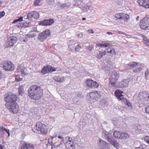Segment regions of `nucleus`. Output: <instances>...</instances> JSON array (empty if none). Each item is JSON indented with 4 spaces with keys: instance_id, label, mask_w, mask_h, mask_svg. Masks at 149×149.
Returning a JSON list of instances; mask_svg holds the SVG:
<instances>
[{
    "instance_id": "obj_29",
    "label": "nucleus",
    "mask_w": 149,
    "mask_h": 149,
    "mask_svg": "<svg viewBox=\"0 0 149 149\" xmlns=\"http://www.w3.org/2000/svg\"><path fill=\"white\" fill-rule=\"evenodd\" d=\"M121 133L119 131H115L113 133V135L115 138L117 139H120Z\"/></svg>"
},
{
    "instance_id": "obj_55",
    "label": "nucleus",
    "mask_w": 149,
    "mask_h": 149,
    "mask_svg": "<svg viewBox=\"0 0 149 149\" xmlns=\"http://www.w3.org/2000/svg\"><path fill=\"white\" fill-rule=\"evenodd\" d=\"M116 32H117V33H119V34H123L125 35H126V33H125L122 32L121 31H116Z\"/></svg>"
},
{
    "instance_id": "obj_22",
    "label": "nucleus",
    "mask_w": 149,
    "mask_h": 149,
    "mask_svg": "<svg viewBox=\"0 0 149 149\" xmlns=\"http://www.w3.org/2000/svg\"><path fill=\"white\" fill-rule=\"evenodd\" d=\"M103 134L109 142L113 139L112 136V133L111 132H108L104 131L103 132Z\"/></svg>"
},
{
    "instance_id": "obj_19",
    "label": "nucleus",
    "mask_w": 149,
    "mask_h": 149,
    "mask_svg": "<svg viewBox=\"0 0 149 149\" xmlns=\"http://www.w3.org/2000/svg\"><path fill=\"white\" fill-rule=\"evenodd\" d=\"M137 2L140 6L146 8H149V0H138Z\"/></svg>"
},
{
    "instance_id": "obj_53",
    "label": "nucleus",
    "mask_w": 149,
    "mask_h": 149,
    "mask_svg": "<svg viewBox=\"0 0 149 149\" xmlns=\"http://www.w3.org/2000/svg\"><path fill=\"white\" fill-rule=\"evenodd\" d=\"M149 72L148 70H146L145 72V78L146 79L147 77H148Z\"/></svg>"
},
{
    "instance_id": "obj_35",
    "label": "nucleus",
    "mask_w": 149,
    "mask_h": 149,
    "mask_svg": "<svg viewBox=\"0 0 149 149\" xmlns=\"http://www.w3.org/2000/svg\"><path fill=\"white\" fill-rule=\"evenodd\" d=\"M138 63L135 62H130L128 64V66L130 67V68H133L135 67L136 66Z\"/></svg>"
},
{
    "instance_id": "obj_31",
    "label": "nucleus",
    "mask_w": 149,
    "mask_h": 149,
    "mask_svg": "<svg viewBox=\"0 0 149 149\" xmlns=\"http://www.w3.org/2000/svg\"><path fill=\"white\" fill-rule=\"evenodd\" d=\"M129 15L123 13H122L121 17V19H123L124 21H127L129 19Z\"/></svg>"
},
{
    "instance_id": "obj_2",
    "label": "nucleus",
    "mask_w": 149,
    "mask_h": 149,
    "mask_svg": "<svg viewBox=\"0 0 149 149\" xmlns=\"http://www.w3.org/2000/svg\"><path fill=\"white\" fill-rule=\"evenodd\" d=\"M49 142H51L54 146L62 148L63 146L64 138L62 135H60L58 136L56 135V136L49 138Z\"/></svg>"
},
{
    "instance_id": "obj_16",
    "label": "nucleus",
    "mask_w": 149,
    "mask_h": 149,
    "mask_svg": "<svg viewBox=\"0 0 149 149\" xmlns=\"http://www.w3.org/2000/svg\"><path fill=\"white\" fill-rule=\"evenodd\" d=\"M39 17V14L37 11H33L29 13L27 15V18L29 20H32V19H37Z\"/></svg>"
},
{
    "instance_id": "obj_7",
    "label": "nucleus",
    "mask_w": 149,
    "mask_h": 149,
    "mask_svg": "<svg viewBox=\"0 0 149 149\" xmlns=\"http://www.w3.org/2000/svg\"><path fill=\"white\" fill-rule=\"evenodd\" d=\"M72 138L69 137H65L64 139V142L66 148L69 149H74L75 148V144L73 143V141H71Z\"/></svg>"
},
{
    "instance_id": "obj_51",
    "label": "nucleus",
    "mask_w": 149,
    "mask_h": 149,
    "mask_svg": "<svg viewBox=\"0 0 149 149\" xmlns=\"http://www.w3.org/2000/svg\"><path fill=\"white\" fill-rule=\"evenodd\" d=\"M48 4L49 5H51L54 2V0H47Z\"/></svg>"
},
{
    "instance_id": "obj_62",
    "label": "nucleus",
    "mask_w": 149,
    "mask_h": 149,
    "mask_svg": "<svg viewBox=\"0 0 149 149\" xmlns=\"http://www.w3.org/2000/svg\"><path fill=\"white\" fill-rule=\"evenodd\" d=\"M23 17H19L17 19L20 22L22 20Z\"/></svg>"
},
{
    "instance_id": "obj_57",
    "label": "nucleus",
    "mask_w": 149,
    "mask_h": 149,
    "mask_svg": "<svg viewBox=\"0 0 149 149\" xmlns=\"http://www.w3.org/2000/svg\"><path fill=\"white\" fill-rule=\"evenodd\" d=\"M73 101L74 103H77L78 101V99L77 98H74L73 99Z\"/></svg>"
},
{
    "instance_id": "obj_21",
    "label": "nucleus",
    "mask_w": 149,
    "mask_h": 149,
    "mask_svg": "<svg viewBox=\"0 0 149 149\" xmlns=\"http://www.w3.org/2000/svg\"><path fill=\"white\" fill-rule=\"evenodd\" d=\"M54 20L52 19H45L39 22V25L42 26L50 25L54 22Z\"/></svg>"
},
{
    "instance_id": "obj_44",
    "label": "nucleus",
    "mask_w": 149,
    "mask_h": 149,
    "mask_svg": "<svg viewBox=\"0 0 149 149\" xmlns=\"http://www.w3.org/2000/svg\"><path fill=\"white\" fill-rule=\"evenodd\" d=\"M142 70V68L141 67L138 68L133 70V71L134 72H140Z\"/></svg>"
},
{
    "instance_id": "obj_38",
    "label": "nucleus",
    "mask_w": 149,
    "mask_h": 149,
    "mask_svg": "<svg viewBox=\"0 0 149 149\" xmlns=\"http://www.w3.org/2000/svg\"><path fill=\"white\" fill-rule=\"evenodd\" d=\"M71 5L70 3H67L61 4L60 6V7L62 8L65 7L68 8L70 7Z\"/></svg>"
},
{
    "instance_id": "obj_54",
    "label": "nucleus",
    "mask_w": 149,
    "mask_h": 149,
    "mask_svg": "<svg viewBox=\"0 0 149 149\" xmlns=\"http://www.w3.org/2000/svg\"><path fill=\"white\" fill-rule=\"evenodd\" d=\"M76 95L78 97H82V95L81 93L78 92L77 93Z\"/></svg>"
},
{
    "instance_id": "obj_63",
    "label": "nucleus",
    "mask_w": 149,
    "mask_h": 149,
    "mask_svg": "<svg viewBox=\"0 0 149 149\" xmlns=\"http://www.w3.org/2000/svg\"><path fill=\"white\" fill-rule=\"evenodd\" d=\"M143 39L144 43H145V42H146V41H148L149 40V39H148L147 38L145 37Z\"/></svg>"
},
{
    "instance_id": "obj_4",
    "label": "nucleus",
    "mask_w": 149,
    "mask_h": 149,
    "mask_svg": "<svg viewBox=\"0 0 149 149\" xmlns=\"http://www.w3.org/2000/svg\"><path fill=\"white\" fill-rule=\"evenodd\" d=\"M120 75L119 74L115 72H112L111 76L109 78L110 83L112 87L116 88L118 84V80Z\"/></svg>"
},
{
    "instance_id": "obj_25",
    "label": "nucleus",
    "mask_w": 149,
    "mask_h": 149,
    "mask_svg": "<svg viewBox=\"0 0 149 149\" xmlns=\"http://www.w3.org/2000/svg\"><path fill=\"white\" fill-rule=\"evenodd\" d=\"M105 50L106 54L107 53H109L110 55L112 56L114 55H116L117 53V51L113 48H107Z\"/></svg>"
},
{
    "instance_id": "obj_28",
    "label": "nucleus",
    "mask_w": 149,
    "mask_h": 149,
    "mask_svg": "<svg viewBox=\"0 0 149 149\" xmlns=\"http://www.w3.org/2000/svg\"><path fill=\"white\" fill-rule=\"evenodd\" d=\"M54 79L55 81L59 82H63L64 80V77L60 76H55L54 78Z\"/></svg>"
},
{
    "instance_id": "obj_59",
    "label": "nucleus",
    "mask_w": 149,
    "mask_h": 149,
    "mask_svg": "<svg viewBox=\"0 0 149 149\" xmlns=\"http://www.w3.org/2000/svg\"><path fill=\"white\" fill-rule=\"evenodd\" d=\"M145 44L146 46L149 47V40L146 42H145Z\"/></svg>"
},
{
    "instance_id": "obj_10",
    "label": "nucleus",
    "mask_w": 149,
    "mask_h": 149,
    "mask_svg": "<svg viewBox=\"0 0 149 149\" xmlns=\"http://www.w3.org/2000/svg\"><path fill=\"white\" fill-rule=\"evenodd\" d=\"M140 28L143 29L147 30L149 27V19L147 17H144L141 20L140 24Z\"/></svg>"
},
{
    "instance_id": "obj_36",
    "label": "nucleus",
    "mask_w": 149,
    "mask_h": 149,
    "mask_svg": "<svg viewBox=\"0 0 149 149\" xmlns=\"http://www.w3.org/2000/svg\"><path fill=\"white\" fill-rule=\"evenodd\" d=\"M18 93L19 95H22L24 94V91L23 86H20L18 88Z\"/></svg>"
},
{
    "instance_id": "obj_58",
    "label": "nucleus",
    "mask_w": 149,
    "mask_h": 149,
    "mask_svg": "<svg viewBox=\"0 0 149 149\" xmlns=\"http://www.w3.org/2000/svg\"><path fill=\"white\" fill-rule=\"evenodd\" d=\"M146 111L147 113L149 114V106L146 108Z\"/></svg>"
},
{
    "instance_id": "obj_18",
    "label": "nucleus",
    "mask_w": 149,
    "mask_h": 149,
    "mask_svg": "<svg viewBox=\"0 0 149 149\" xmlns=\"http://www.w3.org/2000/svg\"><path fill=\"white\" fill-rule=\"evenodd\" d=\"M89 96L91 99L97 100L100 98V95L98 92L96 91H94V92H90L89 93Z\"/></svg>"
},
{
    "instance_id": "obj_24",
    "label": "nucleus",
    "mask_w": 149,
    "mask_h": 149,
    "mask_svg": "<svg viewBox=\"0 0 149 149\" xmlns=\"http://www.w3.org/2000/svg\"><path fill=\"white\" fill-rule=\"evenodd\" d=\"M106 54L105 50L104 51H99L97 52L95 57L99 59L102 58L103 56Z\"/></svg>"
},
{
    "instance_id": "obj_37",
    "label": "nucleus",
    "mask_w": 149,
    "mask_h": 149,
    "mask_svg": "<svg viewBox=\"0 0 149 149\" xmlns=\"http://www.w3.org/2000/svg\"><path fill=\"white\" fill-rule=\"evenodd\" d=\"M85 8L86 9V12H90L92 10H93V7L91 6H86Z\"/></svg>"
},
{
    "instance_id": "obj_6",
    "label": "nucleus",
    "mask_w": 149,
    "mask_h": 149,
    "mask_svg": "<svg viewBox=\"0 0 149 149\" xmlns=\"http://www.w3.org/2000/svg\"><path fill=\"white\" fill-rule=\"evenodd\" d=\"M35 128L38 131L40 132L42 134H46L47 133V130L46 126L42 123L41 122L37 123Z\"/></svg>"
},
{
    "instance_id": "obj_33",
    "label": "nucleus",
    "mask_w": 149,
    "mask_h": 149,
    "mask_svg": "<svg viewBox=\"0 0 149 149\" xmlns=\"http://www.w3.org/2000/svg\"><path fill=\"white\" fill-rule=\"evenodd\" d=\"M18 72H15V75H16L15 77V80L17 81H21L22 80V78L21 76L17 74Z\"/></svg>"
},
{
    "instance_id": "obj_61",
    "label": "nucleus",
    "mask_w": 149,
    "mask_h": 149,
    "mask_svg": "<svg viewBox=\"0 0 149 149\" xmlns=\"http://www.w3.org/2000/svg\"><path fill=\"white\" fill-rule=\"evenodd\" d=\"M3 73H2L1 71L0 70V79L3 77Z\"/></svg>"
},
{
    "instance_id": "obj_46",
    "label": "nucleus",
    "mask_w": 149,
    "mask_h": 149,
    "mask_svg": "<svg viewBox=\"0 0 149 149\" xmlns=\"http://www.w3.org/2000/svg\"><path fill=\"white\" fill-rule=\"evenodd\" d=\"M20 40L22 42H26L28 41V39L26 37L20 38Z\"/></svg>"
},
{
    "instance_id": "obj_49",
    "label": "nucleus",
    "mask_w": 149,
    "mask_h": 149,
    "mask_svg": "<svg viewBox=\"0 0 149 149\" xmlns=\"http://www.w3.org/2000/svg\"><path fill=\"white\" fill-rule=\"evenodd\" d=\"M26 36L28 38H30L34 37L35 36V35L34 34H30L29 33L26 35Z\"/></svg>"
},
{
    "instance_id": "obj_14",
    "label": "nucleus",
    "mask_w": 149,
    "mask_h": 149,
    "mask_svg": "<svg viewBox=\"0 0 149 149\" xmlns=\"http://www.w3.org/2000/svg\"><path fill=\"white\" fill-rule=\"evenodd\" d=\"M56 70V69L49 65L47 66L46 67H44L42 69L41 72L43 74H45L47 73L51 72Z\"/></svg>"
},
{
    "instance_id": "obj_17",
    "label": "nucleus",
    "mask_w": 149,
    "mask_h": 149,
    "mask_svg": "<svg viewBox=\"0 0 149 149\" xmlns=\"http://www.w3.org/2000/svg\"><path fill=\"white\" fill-rule=\"evenodd\" d=\"M139 98L143 102L148 101L149 98V94L146 92L140 93L139 95Z\"/></svg>"
},
{
    "instance_id": "obj_26",
    "label": "nucleus",
    "mask_w": 149,
    "mask_h": 149,
    "mask_svg": "<svg viewBox=\"0 0 149 149\" xmlns=\"http://www.w3.org/2000/svg\"><path fill=\"white\" fill-rule=\"evenodd\" d=\"M109 143L111 144L114 147L118 149L120 147L119 143L114 139L111 140Z\"/></svg>"
},
{
    "instance_id": "obj_39",
    "label": "nucleus",
    "mask_w": 149,
    "mask_h": 149,
    "mask_svg": "<svg viewBox=\"0 0 149 149\" xmlns=\"http://www.w3.org/2000/svg\"><path fill=\"white\" fill-rule=\"evenodd\" d=\"M0 130L1 131H4L6 132L8 134V136H9L10 135V133L9 132V130L6 129L5 127H1L0 128Z\"/></svg>"
},
{
    "instance_id": "obj_20",
    "label": "nucleus",
    "mask_w": 149,
    "mask_h": 149,
    "mask_svg": "<svg viewBox=\"0 0 149 149\" xmlns=\"http://www.w3.org/2000/svg\"><path fill=\"white\" fill-rule=\"evenodd\" d=\"M21 149H34L33 144L24 142L21 147Z\"/></svg>"
},
{
    "instance_id": "obj_15",
    "label": "nucleus",
    "mask_w": 149,
    "mask_h": 149,
    "mask_svg": "<svg viewBox=\"0 0 149 149\" xmlns=\"http://www.w3.org/2000/svg\"><path fill=\"white\" fill-rule=\"evenodd\" d=\"M130 81V79H124L119 83H118L116 87H120L122 88L127 87L128 86Z\"/></svg>"
},
{
    "instance_id": "obj_3",
    "label": "nucleus",
    "mask_w": 149,
    "mask_h": 149,
    "mask_svg": "<svg viewBox=\"0 0 149 149\" xmlns=\"http://www.w3.org/2000/svg\"><path fill=\"white\" fill-rule=\"evenodd\" d=\"M5 96L4 100L6 102V105L13 104L14 105L16 103L15 101L17 98L16 95L10 93Z\"/></svg>"
},
{
    "instance_id": "obj_13",
    "label": "nucleus",
    "mask_w": 149,
    "mask_h": 149,
    "mask_svg": "<svg viewBox=\"0 0 149 149\" xmlns=\"http://www.w3.org/2000/svg\"><path fill=\"white\" fill-rule=\"evenodd\" d=\"M134 146L136 149H149V146L145 145H142L138 141L134 143Z\"/></svg>"
},
{
    "instance_id": "obj_32",
    "label": "nucleus",
    "mask_w": 149,
    "mask_h": 149,
    "mask_svg": "<svg viewBox=\"0 0 149 149\" xmlns=\"http://www.w3.org/2000/svg\"><path fill=\"white\" fill-rule=\"evenodd\" d=\"M17 72H19L20 74L24 75H25L27 74L25 69L23 70L21 69V68L17 69Z\"/></svg>"
},
{
    "instance_id": "obj_47",
    "label": "nucleus",
    "mask_w": 149,
    "mask_h": 149,
    "mask_svg": "<svg viewBox=\"0 0 149 149\" xmlns=\"http://www.w3.org/2000/svg\"><path fill=\"white\" fill-rule=\"evenodd\" d=\"M85 44H86L87 45H89V47L88 48V49L90 51H91L92 50L93 48V46L91 45L90 46L89 43H85Z\"/></svg>"
},
{
    "instance_id": "obj_27",
    "label": "nucleus",
    "mask_w": 149,
    "mask_h": 149,
    "mask_svg": "<svg viewBox=\"0 0 149 149\" xmlns=\"http://www.w3.org/2000/svg\"><path fill=\"white\" fill-rule=\"evenodd\" d=\"M47 143H44L43 144L44 146L47 149H54L55 147V146H54L53 145L51 142H49V139L48 140Z\"/></svg>"
},
{
    "instance_id": "obj_40",
    "label": "nucleus",
    "mask_w": 149,
    "mask_h": 149,
    "mask_svg": "<svg viewBox=\"0 0 149 149\" xmlns=\"http://www.w3.org/2000/svg\"><path fill=\"white\" fill-rule=\"evenodd\" d=\"M74 1L75 2V5L77 6L80 5L82 2V0H74Z\"/></svg>"
},
{
    "instance_id": "obj_45",
    "label": "nucleus",
    "mask_w": 149,
    "mask_h": 149,
    "mask_svg": "<svg viewBox=\"0 0 149 149\" xmlns=\"http://www.w3.org/2000/svg\"><path fill=\"white\" fill-rule=\"evenodd\" d=\"M122 13H117L115 15L116 17L118 19H121V17Z\"/></svg>"
},
{
    "instance_id": "obj_48",
    "label": "nucleus",
    "mask_w": 149,
    "mask_h": 149,
    "mask_svg": "<svg viewBox=\"0 0 149 149\" xmlns=\"http://www.w3.org/2000/svg\"><path fill=\"white\" fill-rule=\"evenodd\" d=\"M144 141L149 145V136H146L144 138Z\"/></svg>"
},
{
    "instance_id": "obj_64",
    "label": "nucleus",
    "mask_w": 149,
    "mask_h": 149,
    "mask_svg": "<svg viewBox=\"0 0 149 149\" xmlns=\"http://www.w3.org/2000/svg\"><path fill=\"white\" fill-rule=\"evenodd\" d=\"M126 104L127 105H128V106H130V105H131L130 103L129 102H128L127 101V103Z\"/></svg>"
},
{
    "instance_id": "obj_50",
    "label": "nucleus",
    "mask_w": 149,
    "mask_h": 149,
    "mask_svg": "<svg viewBox=\"0 0 149 149\" xmlns=\"http://www.w3.org/2000/svg\"><path fill=\"white\" fill-rule=\"evenodd\" d=\"M83 34L82 33H79L77 35V37L80 38H83Z\"/></svg>"
},
{
    "instance_id": "obj_11",
    "label": "nucleus",
    "mask_w": 149,
    "mask_h": 149,
    "mask_svg": "<svg viewBox=\"0 0 149 149\" xmlns=\"http://www.w3.org/2000/svg\"><path fill=\"white\" fill-rule=\"evenodd\" d=\"M14 104V105L13 104L6 106L11 112L13 113H17L19 111V107L17 103H15Z\"/></svg>"
},
{
    "instance_id": "obj_12",
    "label": "nucleus",
    "mask_w": 149,
    "mask_h": 149,
    "mask_svg": "<svg viewBox=\"0 0 149 149\" xmlns=\"http://www.w3.org/2000/svg\"><path fill=\"white\" fill-rule=\"evenodd\" d=\"M99 147L103 149H109L110 145L106 141L100 139L98 143Z\"/></svg>"
},
{
    "instance_id": "obj_43",
    "label": "nucleus",
    "mask_w": 149,
    "mask_h": 149,
    "mask_svg": "<svg viewBox=\"0 0 149 149\" xmlns=\"http://www.w3.org/2000/svg\"><path fill=\"white\" fill-rule=\"evenodd\" d=\"M81 48V47L80 45L79 44H78L75 46L74 48L75 51V52H79Z\"/></svg>"
},
{
    "instance_id": "obj_5",
    "label": "nucleus",
    "mask_w": 149,
    "mask_h": 149,
    "mask_svg": "<svg viewBox=\"0 0 149 149\" xmlns=\"http://www.w3.org/2000/svg\"><path fill=\"white\" fill-rule=\"evenodd\" d=\"M1 67L6 71H11L14 69V65L10 61H3Z\"/></svg>"
},
{
    "instance_id": "obj_41",
    "label": "nucleus",
    "mask_w": 149,
    "mask_h": 149,
    "mask_svg": "<svg viewBox=\"0 0 149 149\" xmlns=\"http://www.w3.org/2000/svg\"><path fill=\"white\" fill-rule=\"evenodd\" d=\"M99 84L96 81H93L92 83V88L94 87L95 88H97L98 87Z\"/></svg>"
},
{
    "instance_id": "obj_30",
    "label": "nucleus",
    "mask_w": 149,
    "mask_h": 149,
    "mask_svg": "<svg viewBox=\"0 0 149 149\" xmlns=\"http://www.w3.org/2000/svg\"><path fill=\"white\" fill-rule=\"evenodd\" d=\"M130 137V135L128 133L125 132H122L121 133L120 139H128Z\"/></svg>"
},
{
    "instance_id": "obj_8",
    "label": "nucleus",
    "mask_w": 149,
    "mask_h": 149,
    "mask_svg": "<svg viewBox=\"0 0 149 149\" xmlns=\"http://www.w3.org/2000/svg\"><path fill=\"white\" fill-rule=\"evenodd\" d=\"M17 38L15 36H11L8 38L6 40L5 46L6 48L13 46L17 41Z\"/></svg>"
},
{
    "instance_id": "obj_1",
    "label": "nucleus",
    "mask_w": 149,
    "mask_h": 149,
    "mask_svg": "<svg viewBox=\"0 0 149 149\" xmlns=\"http://www.w3.org/2000/svg\"><path fill=\"white\" fill-rule=\"evenodd\" d=\"M28 91V96L31 98L35 100L39 99L43 94L42 89L36 85L31 86Z\"/></svg>"
},
{
    "instance_id": "obj_34",
    "label": "nucleus",
    "mask_w": 149,
    "mask_h": 149,
    "mask_svg": "<svg viewBox=\"0 0 149 149\" xmlns=\"http://www.w3.org/2000/svg\"><path fill=\"white\" fill-rule=\"evenodd\" d=\"M93 81L91 79H88L86 81V83L88 87H91Z\"/></svg>"
},
{
    "instance_id": "obj_52",
    "label": "nucleus",
    "mask_w": 149,
    "mask_h": 149,
    "mask_svg": "<svg viewBox=\"0 0 149 149\" xmlns=\"http://www.w3.org/2000/svg\"><path fill=\"white\" fill-rule=\"evenodd\" d=\"M5 14V13L4 11L0 12V18L3 17Z\"/></svg>"
},
{
    "instance_id": "obj_9",
    "label": "nucleus",
    "mask_w": 149,
    "mask_h": 149,
    "mask_svg": "<svg viewBox=\"0 0 149 149\" xmlns=\"http://www.w3.org/2000/svg\"><path fill=\"white\" fill-rule=\"evenodd\" d=\"M50 35V31L47 29L42 32L40 33L38 36V39L41 41H43L46 39Z\"/></svg>"
},
{
    "instance_id": "obj_60",
    "label": "nucleus",
    "mask_w": 149,
    "mask_h": 149,
    "mask_svg": "<svg viewBox=\"0 0 149 149\" xmlns=\"http://www.w3.org/2000/svg\"><path fill=\"white\" fill-rule=\"evenodd\" d=\"M88 31L90 33H94V32L92 29L88 30Z\"/></svg>"
},
{
    "instance_id": "obj_56",
    "label": "nucleus",
    "mask_w": 149,
    "mask_h": 149,
    "mask_svg": "<svg viewBox=\"0 0 149 149\" xmlns=\"http://www.w3.org/2000/svg\"><path fill=\"white\" fill-rule=\"evenodd\" d=\"M109 45V44L108 43H105L103 44L102 46H103V47H107Z\"/></svg>"
},
{
    "instance_id": "obj_42",
    "label": "nucleus",
    "mask_w": 149,
    "mask_h": 149,
    "mask_svg": "<svg viewBox=\"0 0 149 149\" xmlns=\"http://www.w3.org/2000/svg\"><path fill=\"white\" fill-rule=\"evenodd\" d=\"M41 3L40 0H35L34 2V5L35 6H40L41 5Z\"/></svg>"
},
{
    "instance_id": "obj_23",
    "label": "nucleus",
    "mask_w": 149,
    "mask_h": 149,
    "mask_svg": "<svg viewBox=\"0 0 149 149\" xmlns=\"http://www.w3.org/2000/svg\"><path fill=\"white\" fill-rule=\"evenodd\" d=\"M121 91L119 90H117L115 92V94L118 99L121 101H125L127 100L126 98L123 97V95L121 94Z\"/></svg>"
}]
</instances>
